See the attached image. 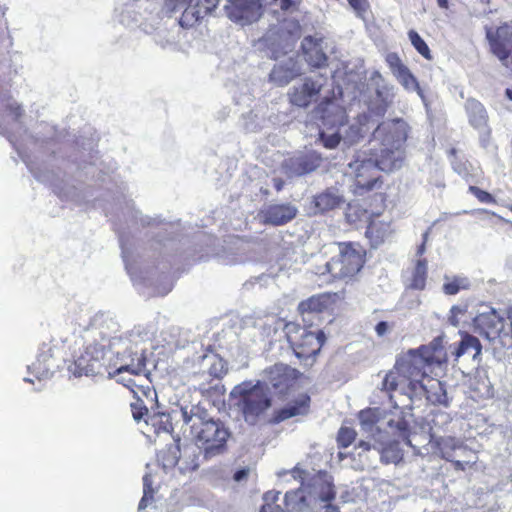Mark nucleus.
Returning <instances> with one entry per match:
<instances>
[{"label": "nucleus", "mask_w": 512, "mask_h": 512, "mask_svg": "<svg viewBox=\"0 0 512 512\" xmlns=\"http://www.w3.org/2000/svg\"><path fill=\"white\" fill-rule=\"evenodd\" d=\"M442 338H435L428 346H422L419 349H429V352L439 356V361H433V366H440L445 361V352L442 348Z\"/></svg>", "instance_id": "nucleus-41"}, {"label": "nucleus", "mask_w": 512, "mask_h": 512, "mask_svg": "<svg viewBox=\"0 0 512 512\" xmlns=\"http://www.w3.org/2000/svg\"><path fill=\"white\" fill-rule=\"evenodd\" d=\"M469 190L476 196V198L483 203H493L494 198L486 191L481 190L476 186H470Z\"/></svg>", "instance_id": "nucleus-50"}, {"label": "nucleus", "mask_w": 512, "mask_h": 512, "mask_svg": "<svg viewBox=\"0 0 512 512\" xmlns=\"http://www.w3.org/2000/svg\"><path fill=\"white\" fill-rule=\"evenodd\" d=\"M50 358L51 355L49 353H40L37 359L29 366L31 373L38 379L49 377L52 374V365L48 363Z\"/></svg>", "instance_id": "nucleus-33"}, {"label": "nucleus", "mask_w": 512, "mask_h": 512, "mask_svg": "<svg viewBox=\"0 0 512 512\" xmlns=\"http://www.w3.org/2000/svg\"><path fill=\"white\" fill-rule=\"evenodd\" d=\"M371 85L374 87L375 93L367 102V113L373 115L377 121L381 120L388 108L393 103L394 87L388 85L379 71H373L370 76Z\"/></svg>", "instance_id": "nucleus-9"}, {"label": "nucleus", "mask_w": 512, "mask_h": 512, "mask_svg": "<svg viewBox=\"0 0 512 512\" xmlns=\"http://www.w3.org/2000/svg\"><path fill=\"white\" fill-rule=\"evenodd\" d=\"M453 169L460 175L465 173V169L460 164L453 163Z\"/></svg>", "instance_id": "nucleus-63"}, {"label": "nucleus", "mask_w": 512, "mask_h": 512, "mask_svg": "<svg viewBox=\"0 0 512 512\" xmlns=\"http://www.w3.org/2000/svg\"><path fill=\"white\" fill-rule=\"evenodd\" d=\"M249 475V469L248 468H242V469H239L237 470L234 475H233V479L236 481V482H240L244 479H246Z\"/></svg>", "instance_id": "nucleus-56"}, {"label": "nucleus", "mask_w": 512, "mask_h": 512, "mask_svg": "<svg viewBox=\"0 0 512 512\" xmlns=\"http://www.w3.org/2000/svg\"><path fill=\"white\" fill-rule=\"evenodd\" d=\"M395 78L407 91H415L420 97H423L419 83L408 67L402 69V72L398 73Z\"/></svg>", "instance_id": "nucleus-38"}, {"label": "nucleus", "mask_w": 512, "mask_h": 512, "mask_svg": "<svg viewBox=\"0 0 512 512\" xmlns=\"http://www.w3.org/2000/svg\"><path fill=\"white\" fill-rule=\"evenodd\" d=\"M322 257L326 258V271L333 278L352 277L363 266V254L351 244L330 242L322 246Z\"/></svg>", "instance_id": "nucleus-4"}, {"label": "nucleus", "mask_w": 512, "mask_h": 512, "mask_svg": "<svg viewBox=\"0 0 512 512\" xmlns=\"http://www.w3.org/2000/svg\"><path fill=\"white\" fill-rule=\"evenodd\" d=\"M444 279L443 292L447 295H455L460 290L468 289L470 287V281L466 277L455 276L450 278L445 276Z\"/></svg>", "instance_id": "nucleus-36"}, {"label": "nucleus", "mask_w": 512, "mask_h": 512, "mask_svg": "<svg viewBox=\"0 0 512 512\" xmlns=\"http://www.w3.org/2000/svg\"><path fill=\"white\" fill-rule=\"evenodd\" d=\"M112 353L100 344L88 345L76 360V366L85 375L97 376L107 374L114 378V364L111 363Z\"/></svg>", "instance_id": "nucleus-5"}, {"label": "nucleus", "mask_w": 512, "mask_h": 512, "mask_svg": "<svg viewBox=\"0 0 512 512\" xmlns=\"http://www.w3.org/2000/svg\"><path fill=\"white\" fill-rule=\"evenodd\" d=\"M448 422H450V417L445 412H440V413L436 414L432 419V423L434 426L444 425Z\"/></svg>", "instance_id": "nucleus-54"}, {"label": "nucleus", "mask_w": 512, "mask_h": 512, "mask_svg": "<svg viewBox=\"0 0 512 512\" xmlns=\"http://www.w3.org/2000/svg\"><path fill=\"white\" fill-rule=\"evenodd\" d=\"M119 381L123 382L124 385L127 386L128 388H130L133 393H136L134 387H138V386L135 384V381L133 379H128L126 381L124 378H120Z\"/></svg>", "instance_id": "nucleus-60"}, {"label": "nucleus", "mask_w": 512, "mask_h": 512, "mask_svg": "<svg viewBox=\"0 0 512 512\" xmlns=\"http://www.w3.org/2000/svg\"><path fill=\"white\" fill-rule=\"evenodd\" d=\"M427 277V261L426 259L418 260L413 272L410 287L416 290H423Z\"/></svg>", "instance_id": "nucleus-37"}, {"label": "nucleus", "mask_w": 512, "mask_h": 512, "mask_svg": "<svg viewBox=\"0 0 512 512\" xmlns=\"http://www.w3.org/2000/svg\"><path fill=\"white\" fill-rule=\"evenodd\" d=\"M298 310L300 314L302 315V318L304 321H308L309 319L306 318V315L309 314H316L318 315L320 313V296L314 295L310 297L309 299L300 302L298 306Z\"/></svg>", "instance_id": "nucleus-39"}, {"label": "nucleus", "mask_w": 512, "mask_h": 512, "mask_svg": "<svg viewBox=\"0 0 512 512\" xmlns=\"http://www.w3.org/2000/svg\"><path fill=\"white\" fill-rule=\"evenodd\" d=\"M301 51L305 61L314 68L320 67V43L319 40L306 36L301 43Z\"/></svg>", "instance_id": "nucleus-29"}, {"label": "nucleus", "mask_w": 512, "mask_h": 512, "mask_svg": "<svg viewBox=\"0 0 512 512\" xmlns=\"http://www.w3.org/2000/svg\"><path fill=\"white\" fill-rule=\"evenodd\" d=\"M345 199L343 195L336 188H330L325 193H322V211L333 210L336 208H343Z\"/></svg>", "instance_id": "nucleus-35"}, {"label": "nucleus", "mask_w": 512, "mask_h": 512, "mask_svg": "<svg viewBox=\"0 0 512 512\" xmlns=\"http://www.w3.org/2000/svg\"><path fill=\"white\" fill-rule=\"evenodd\" d=\"M183 420L190 424L193 441L205 459L226 451L230 432L220 420L204 419L198 414L188 415L186 411H183Z\"/></svg>", "instance_id": "nucleus-2"}, {"label": "nucleus", "mask_w": 512, "mask_h": 512, "mask_svg": "<svg viewBox=\"0 0 512 512\" xmlns=\"http://www.w3.org/2000/svg\"><path fill=\"white\" fill-rule=\"evenodd\" d=\"M233 407L243 420L255 426L265 418L272 407V396L265 382L245 380L235 385L229 394Z\"/></svg>", "instance_id": "nucleus-1"}, {"label": "nucleus", "mask_w": 512, "mask_h": 512, "mask_svg": "<svg viewBox=\"0 0 512 512\" xmlns=\"http://www.w3.org/2000/svg\"><path fill=\"white\" fill-rule=\"evenodd\" d=\"M309 407V395L306 393L300 394L298 398L294 400L292 403H289L285 407L275 410L273 412L270 422L273 424H278L289 418L304 415L308 412Z\"/></svg>", "instance_id": "nucleus-23"}, {"label": "nucleus", "mask_w": 512, "mask_h": 512, "mask_svg": "<svg viewBox=\"0 0 512 512\" xmlns=\"http://www.w3.org/2000/svg\"><path fill=\"white\" fill-rule=\"evenodd\" d=\"M284 505L282 508L280 505L274 503H266L262 506L260 512H296L302 511L308 506L305 497V491L303 489H296L287 491L284 495Z\"/></svg>", "instance_id": "nucleus-22"}, {"label": "nucleus", "mask_w": 512, "mask_h": 512, "mask_svg": "<svg viewBox=\"0 0 512 512\" xmlns=\"http://www.w3.org/2000/svg\"><path fill=\"white\" fill-rule=\"evenodd\" d=\"M346 119L344 120V123ZM377 119L373 115L363 112L357 116L355 122L346 127L344 124L343 132V146H351L362 139L377 123Z\"/></svg>", "instance_id": "nucleus-17"}, {"label": "nucleus", "mask_w": 512, "mask_h": 512, "mask_svg": "<svg viewBox=\"0 0 512 512\" xmlns=\"http://www.w3.org/2000/svg\"><path fill=\"white\" fill-rule=\"evenodd\" d=\"M465 108L468 115L469 123L475 129L489 132L488 114L483 104L471 98L466 101Z\"/></svg>", "instance_id": "nucleus-27"}, {"label": "nucleus", "mask_w": 512, "mask_h": 512, "mask_svg": "<svg viewBox=\"0 0 512 512\" xmlns=\"http://www.w3.org/2000/svg\"><path fill=\"white\" fill-rule=\"evenodd\" d=\"M157 462L163 469H171L176 465L182 473L191 472L199 467L198 456L193 447H185L183 454L178 443L168 445L157 453Z\"/></svg>", "instance_id": "nucleus-8"}, {"label": "nucleus", "mask_w": 512, "mask_h": 512, "mask_svg": "<svg viewBox=\"0 0 512 512\" xmlns=\"http://www.w3.org/2000/svg\"><path fill=\"white\" fill-rule=\"evenodd\" d=\"M285 182L282 178H274L273 186L277 192H280L284 188Z\"/></svg>", "instance_id": "nucleus-59"}, {"label": "nucleus", "mask_w": 512, "mask_h": 512, "mask_svg": "<svg viewBox=\"0 0 512 512\" xmlns=\"http://www.w3.org/2000/svg\"><path fill=\"white\" fill-rule=\"evenodd\" d=\"M297 208L290 203L271 204L261 211V221L265 225L283 226L297 216Z\"/></svg>", "instance_id": "nucleus-18"}, {"label": "nucleus", "mask_w": 512, "mask_h": 512, "mask_svg": "<svg viewBox=\"0 0 512 512\" xmlns=\"http://www.w3.org/2000/svg\"><path fill=\"white\" fill-rule=\"evenodd\" d=\"M348 2L358 16H362L368 8L367 0H348Z\"/></svg>", "instance_id": "nucleus-52"}, {"label": "nucleus", "mask_w": 512, "mask_h": 512, "mask_svg": "<svg viewBox=\"0 0 512 512\" xmlns=\"http://www.w3.org/2000/svg\"><path fill=\"white\" fill-rule=\"evenodd\" d=\"M428 236H429V232L426 231L424 234H423V243L418 247L417 249V255L418 256H421L425 253V250H426V241L428 239Z\"/></svg>", "instance_id": "nucleus-58"}, {"label": "nucleus", "mask_w": 512, "mask_h": 512, "mask_svg": "<svg viewBox=\"0 0 512 512\" xmlns=\"http://www.w3.org/2000/svg\"><path fill=\"white\" fill-rule=\"evenodd\" d=\"M374 127L372 132V142H375L379 145V147H394V143L396 141V128L398 126H403L404 130V143L408 137L409 126L408 124L401 118H395L391 120L378 121Z\"/></svg>", "instance_id": "nucleus-16"}, {"label": "nucleus", "mask_w": 512, "mask_h": 512, "mask_svg": "<svg viewBox=\"0 0 512 512\" xmlns=\"http://www.w3.org/2000/svg\"><path fill=\"white\" fill-rule=\"evenodd\" d=\"M477 325L484 330L486 338L489 340L499 339L503 344V340H507L504 334L507 333L504 330L503 318L492 309L488 313H482L475 319Z\"/></svg>", "instance_id": "nucleus-21"}, {"label": "nucleus", "mask_w": 512, "mask_h": 512, "mask_svg": "<svg viewBox=\"0 0 512 512\" xmlns=\"http://www.w3.org/2000/svg\"><path fill=\"white\" fill-rule=\"evenodd\" d=\"M377 452H379V461L384 464H398L403 453L400 449L399 442L392 440L387 432H378V436H374Z\"/></svg>", "instance_id": "nucleus-20"}, {"label": "nucleus", "mask_w": 512, "mask_h": 512, "mask_svg": "<svg viewBox=\"0 0 512 512\" xmlns=\"http://www.w3.org/2000/svg\"><path fill=\"white\" fill-rule=\"evenodd\" d=\"M349 167L355 173L357 186L367 191L380 186L381 171L373 152L367 155L365 152L358 153L354 161L349 163Z\"/></svg>", "instance_id": "nucleus-10"}, {"label": "nucleus", "mask_w": 512, "mask_h": 512, "mask_svg": "<svg viewBox=\"0 0 512 512\" xmlns=\"http://www.w3.org/2000/svg\"><path fill=\"white\" fill-rule=\"evenodd\" d=\"M278 1H279V6L282 10H288L293 5L292 0H278Z\"/></svg>", "instance_id": "nucleus-61"}, {"label": "nucleus", "mask_w": 512, "mask_h": 512, "mask_svg": "<svg viewBox=\"0 0 512 512\" xmlns=\"http://www.w3.org/2000/svg\"><path fill=\"white\" fill-rule=\"evenodd\" d=\"M359 458L355 468L358 470H369L377 467L379 461V452H377L375 441L362 440L355 447Z\"/></svg>", "instance_id": "nucleus-25"}, {"label": "nucleus", "mask_w": 512, "mask_h": 512, "mask_svg": "<svg viewBox=\"0 0 512 512\" xmlns=\"http://www.w3.org/2000/svg\"><path fill=\"white\" fill-rule=\"evenodd\" d=\"M449 322L453 325V326H458L459 324V321L457 319V316L454 315V314H451V316L449 317Z\"/></svg>", "instance_id": "nucleus-64"}, {"label": "nucleus", "mask_w": 512, "mask_h": 512, "mask_svg": "<svg viewBox=\"0 0 512 512\" xmlns=\"http://www.w3.org/2000/svg\"><path fill=\"white\" fill-rule=\"evenodd\" d=\"M355 437L356 432L354 429L349 427H342L339 430L337 440L342 447H348L355 440Z\"/></svg>", "instance_id": "nucleus-46"}, {"label": "nucleus", "mask_w": 512, "mask_h": 512, "mask_svg": "<svg viewBox=\"0 0 512 512\" xmlns=\"http://www.w3.org/2000/svg\"><path fill=\"white\" fill-rule=\"evenodd\" d=\"M321 299H322V308H323L324 305L329 300H331L332 303H336L338 301H341L343 299V294H342V292L325 291V292H322Z\"/></svg>", "instance_id": "nucleus-51"}, {"label": "nucleus", "mask_w": 512, "mask_h": 512, "mask_svg": "<svg viewBox=\"0 0 512 512\" xmlns=\"http://www.w3.org/2000/svg\"><path fill=\"white\" fill-rule=\"evenodd\" d=\"M266 385L280 396L290 395L296 391L304 380V375L287 364L276 363L264 370Z\"/></svg>", "instance_id": "nucleus-6"}, {"label": "nucleus", "mask_w": 512, "mask_h": 512, "mask_svg": "<svg viewBox=\"0 0 512 512\" xmlns=\"http://www.w3.org/2000/svg\"><path fill=\"white\" fill-rule=\"evenodd\" d=\"M300 73L294 67H288L286 65H275L269 74L270 81L275 83L278 86H285Z\"/></svg>", "instance_id": "nucleus-30"}, {"label": "nucleus", "mask_w": 512, "mask_h": 512, "mask_svg": "<svg viewBox=\"0 0 512 512\" xmlns=\"http://www.w3.org/2000/svg\"><path fill=\"white\" fill-rule=\"evenodd\" d=\"M292 105L307 108L316 104L320 98V86L311 79H306L301 85L295 86L288 93Z\"/></svg>", "instance_id": "nucleus-19"}, {"label": "nucleus", "mask_w": 512, "mask_h": 512, "mask_svg": "<svg viewBox=\"0 0 512 512\" xmlns=\"http://www.w3.org/2000/svg\"><path fill=\"white\" fill-rule=\"evenodd\" d=\"M130 408L134 420L139 422L142 419L145 420V417H148V408L140 398H136L135 401L130 404Z\"/></svg>", "instance_id": "nucleus-43"}, {"label": "nucleus", "mask_w": 512, "mask_h": 512, "mask_svg": "<svg viewBox=\"0 0 512 512\" xmlns=\"http://www.w3.org/2000/svg\"><path fill=\"white\" fill-rule=\"evenodd\" d=\"M508 319L510 321V331L504 334L507 340H503V346L512 347V307L508 311Z\"/></svg>", "instance_id": "nucleus-55"}, {"label": "nucleus", "mask_w": 512, "mask_h": 512, "mask_svg": "<svg viewBox=\"0 0 512 512\" xmlns=\"http://www.w3.org/2000/svg\"><path fill=\"white\" fill-rule=\"evenodd\" d=\"M146 424L151 425L155 434L162 432L170 433L173 430L171 417L169 413L158 412L145 419Z\"/></svg>", "instance_id": "nucleus-32"}, {"label": "nucleus", "mask_w": 512, "mask_h": 512, "mask_svg": "<svg viewBox=\"0 0 512 512\" xmlns=\"http://www.w3.org/2000/svg\"><path fill=\"white\" fill-rule=\"evenodd\" d=\"M228 372L227 364L222 359L217 357L215 362L209 368V374L216 379H222Z\"/></svg>", "instance_id": "nucleus-44"}, {"label": "nucleus", "mask_w": 512, "mask_h": 512, "mask_svg": "<svg viewBox=\"0 0 512 512\" xmlns=\"http://www.w3.org/2000/svg\"><path fill=\"white\" fill-rule=\"evenodd\" d=\"M397 371H391L386 374L382 382V389L386 391L395 390L399 385H404L402 379L398 381Z\"/></svg>", "instance_id": "nucleus-48"}, {"label": "nucleus", "mask_w": 512, "mask_h": 512, "mask_svg": "<svg viewBox=\"0 0 512 512\" xmlns=\"http://www.w3.org/2000/svg\"><path fill=\"white\" fill-rule=\"evenodd\" d=\"M422 396H425L432 404H440L445 407L449 405L445 385L437 379L427 378L426 382H423V390L413 392L410 397L421 398Z\"/></svg>", "instance_id": "nucleus-24"}, {"label": "nucleus", "mask_w": 512, "mask_h": 512, "mask_svg": "<svg viewBox=\"0 0 512 512\" xmlns=\"http://www.w3.org/2000/svg\"><path fill=\"white\" fill-rule=\"evenodd\" d=\"M262 8L261 0H229L225 12L232 21L245 25L257 21Z\"/></svg>", "instance_id": "nucleus-14"}, {"label": "nucleus", "mask_w": 512, "mask_h": 512, "mask_svg": "<svg viewBox=\"0 0 512 512\" xmlns=\"http://www.w3.org/2000/svg\"><path fill=\"white\" fill-rule=\"evenodd\" d=\"M481 351V345L479 340L470 335H465L461 341L459 342L458 346L454 349L452 352L456 359L461 357L464 354L473 353V357L478 355Z\"/></svg>", "instance_id": "nucleus-34"}, {"label": "nucleus", "mask_w": 512, "mask_h": 512, "mask_svg": "<svg viewBox=\"0 0 512 512\" xmlns=\"http://www.w3.org/2000/svg\"><path fill=\"white\" fill-rule=\"evenodd\" d=\"M387 426L391 429H396L400 436L405 437L409 428V423L403 416H398L396 419L391 418L387 421Z\"/></svg>", "instance_id": "nucleus-47"}, {"label": "nucleus", "mask_w": 512, "mask_h": 512, "mask_svg": "<svg viewBox=\"0 0 512 512\" xmlns=\"http://www.w3.org/2000/svg\"><path fill=\"white\" fill-rule=\"evenodd\" d=\"M465 312V309L461 306L454 305L452 306L450 313L458 316L459 314H463Z\"/></svg>", "instance_id": "nucleus-62"}, {"label": "nucleus", "mask_w": 512, "mask_h": 512, "mask_svg": "<svg viewBox=\"0 0 512 512\" xmlns=\"http://www.w3.org/2000/svg\"><path fill=\"white\" fill-rule=\"evenodd\" d=\"M328 61V57L322 51V69L330 65H334L335 69H331V78L333 83L337 87V94L339 96L343 95L344 89L349 90H359L361 91V86L363 85L362 80L365 79V70L363 66L359 68L358 71L348 70V66L344 65L342 62Z\"/></svg>", "instance_id": "nucleus-11"}, {"label": "nucleus", "mask_w": 512, "mask_h": 512, "mask_svg": "<svg viewBox=\"0 0 512 512\" xmlns=\"http://www.w3.org/2000/svg\"><path fill=\"white\" fill-rule=\"evenodd\" d=\"M146 370V357L143 353H130L128 359H122L119 365L114 364V377L123 373L134 376L144 374Z\"/></svg>", "instance_id": "nucleus-26"}, {"label": "nucleus", "mask_w": 512, "mask_h": 512, "mask_svg": "<svg viewBox=\"0 0 512 512\" xmlns=\"http://www.w3.org/2000/svg\"><path fill=\"white\" fill-rule=\"evenodd\" d=\"M335 494L332 477L322 471V512H339L338 507L331 504Z\"/></svg>", "instance_id": "nucleus-31"}, {"label": "nucleus", "mask_w": 512, "mask_h": 512, "mask_svg": "<svg viewBox=\"0 0 512 512\" xmlns=\"http://www.w3.org/2000/svg\"><path fill=\"white\" fill-rule=\"evenodd\" d=\"M347 118L346 111L336 98L332 101H324L322 99V125L327 129L336 127L332 133L322 130V145L327 149H334L343 144V126L344 120Z\"/></svg>", "instance_id": "nucleus-7"}, {"label": "nucleus", "mask_w": 512, "mask_h": 512, "mask_svg": "<svg viewBox=\"0 0 512 512\" xmlns=\"http://www.w3.org/2000/svg\"><path fill=\"white\" fill-rule=\"evenodd\" d=\"M385 60L394 77L407 68L396 53H388Z\"/></svg>", "instance_id": "nucleus-45"}, {"label": "nucleus", "mask_w": 512, "mask_h": 512, "mask_svg": "<svg viewBox=\"0 0 512 512\" xmlns=\"http://www.w3.org/2000/svg\"><path fill=\"white\" fill-rule=\"evenodd\" d=\"M486 37L493 54L512 72V25L504 24L495 32L489 28L486 30Z\"/></svg>", "instance_id": "nucleus-13"}, {"label": "nucleus", "mask_w": 512, "mask_h": 512, "mask_svg": "<svg viewBox=\"0 0 512 512\" xmlns=\"http://www.w3.org/2000/svg\"><path fill=\"white\" fill-rule=\"evenodd\" d=\"M143 497L141 498L140 502H139V506L138 508L141 510V509H145L147 507V504L149 501L153 500V496H154V490L152 488V481H151V478H150V475L146 474L144 477H143Z\"/></svg>", "instance_id": "nucleus-42"}, {"label": "nucleus", "mask_w": 512, "mask_h": 512, "mask_svg": "<svg viewBox=\"0 0 512 512\" xmlns=\"http://www.w3.org/2000/svg\"><path fill=\"white\" fill-rule=\"evenodd\" d=\"M312 339H315L317 341V347H312L310 349H304L302 351L303 354L305 355H314L316 353H318L320 351V332H317V333H307L304 338H303V341H309V340H312Z\"/></svg>", "instance_id": "nucleus-49"}, {"label": "nucleus", "mask_w": 512, "mask_h": 512, "mask_svg": "<svg viewBox=\"0 0 512 512\" xmlns=\"http://www.w3.org/2000/svg\"><path fill=\"white\" fill-rule=\"evenodd\" d=\"M398 126L395 130L397 136L394 147H379L374 149L373 154L378 163V168L385 173H392L399 170L405 160L404 130Z\"/></svg>", "instance_id": "nucleus-12"}, {"label": "nucleus", "mask_w": 512, "mask_h": 512, "mask_svg": "<svg viewBox=\"0 0 512 512\" xmlns=\"http://www.w3.org/2000/svg\"><path fill=\"white\" fill-rule=\"evenodd\" d=\"M433 361H439V356L430 353L429 349H411L397 359L395 370L407 385L410 396L423 390L424 379L431 372Z\"/></svg>", "instance_id": "nucleus-3"}, {"label": "nucleus", "mask_w": 512, "mask_h": 512, "mask_svg": "<svg viewBox=\"0 0 512 512\" xmlns=\"http://www.w3.org/2000/svg\"><path fill=\"white\" fill-rule=\"evenodd\" d=\"M6 108L14 120H19L23 115V109L18 103H11Z\"/></svg>", "instance_id": "nucleus-53"}, {"label": "nucleus", "mask_w": 512, "mask_h": 512, "mask_svg": "<svg viewBox=\"0 0 512 512\" xmlns=\"http://www.w3.org/2000/svg\"><path fill=\"white\" fill-rule=\"evenodd\" d=\"M388 328H389V325L387 322L385 321H380L376 327H375V331L377 333L378 336H383L385 335V333L388 331Z\"/></svg>", "instance_id": "nucleus-57"}, {"label": "nucleus", "mask_w": 512, "mask_h": 512, "mask_svg": "<svg viewBox=\"0 0 512 512\" xmlns=\"http://www.w3.org/2000/svg\"><path fill=\"white\" fill-rule=\"evenodd\" d=\"M318 164L319 157L316 153H298L285 158L280 170L288 179H292L314 171Z\"/></svg>", "instance_id": "nucleus-15"}, {"label": "nucleus", "mask_w": 512, "mask_h": 512, "mask_svg": "<svg viewBox=\"0 0 512 512\" xmlns=\"http://www.w3.org/2000/svg\"><path fill=\"white\" fill-rule=\"evenodd\" d=\"M361 430L368 434V440L374 441L378 432H383L379 426L381 412L378 408H369L359 412L358 415Z\"/></svg>", "instance_id": "nucleus-28"}, {"label": "nucleus", "mask_w": 512, "mask_h": 512, "mask_svg": "<svg viewBox=\"0 0 512 512\" xmlns=\"http://www.w3.org/2000/svg\"><path fill=\"white\" fill-rule=\"evenodd\" d=\"M408 36L414 48L426 59H431L430 49L420 35L416 31L411 30Z\"/></svg>", "instance_id": "nucleus-40"}]
</instances>
